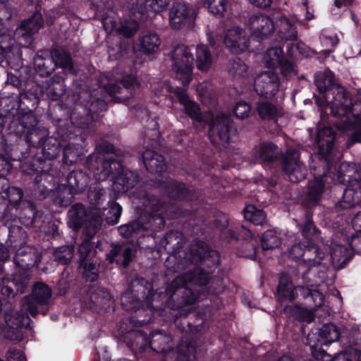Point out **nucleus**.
Wrapping results in <instances>:
<instances>
[{"label": "nucleus", "mask_w": 361, "mask_h": 361, "mask_svg": "<svg viewBox=\"0 0 361 361\" xmlns=\"http://www.w3.org/2000/svg\"><path fill=\"white\" fill-rule=\"evenodd\" d=\"M218 257L219 262L214 267L207 265L203 261H191L188 267L192 264L201 267H194L155 291L150 281L142 277L135 279L130 286V292L122 296L121 305L124 310L135 313L136 317L144 314L145 317L142 319L131 317L130 322L135 326H143L153 322L155 313L164 317L169 312L165 320L173 322L178 331L200 333L204 319L190 307L200 298V290L193 286H207L211 274L220 264L219 252Z\"/></svg>", "instance_id": "f257e3e1"}, {"label": "nucleus", "mask_w": 361, "mask_h": 361, "mask_svg": "<svg viewBox=\"0 0 361 361\" xmlns=\"http://www.w3.org/2000/svg\"><path fill=\"white\" fill-rule=\"evenodd\" d=\"M336 136V131L330 126L317 131L314 145L319 163L311 169L313 178L308 180L307 192L302 201L305 209H312L317 207L326 187L330 184H341L343 190L348 185V171L343 173V170L346 166L340 165L333 154Z\"/></svg>", "instance_id": "f03ea898"}, {"label": "nucleus", "mask_w": 361, "mask_h": 361, "mask_svg": "<svg viewBox=\"0 0 361 361\" xmlns=\"http://www.w3.org/2000/svg\"><path fill=\"white\" fill-rule=\"evenodd\" d=\"M164 249L170 252L164 262L169 271L178 273L185 270L190 262L203 261L210 267L219 262L218 251L213 250L205 241L195 239L188 252L183 250L182 233L177 230L167 231L161 240Z\"/></svg>", "instance_id": "7ed1b4c3"}, {"label": "nucleus", "mask_w": 361, "mask_h": 361, "mask_svg": "<svg viewBox=\"0 0 361 361\" xmlns=\"http://www.w3.org/2000/svg\"><path fill=\"white\" fill-rule=\"evenodd\" d=\"M195 215V212L193 210L184 209L176 204L166 203L158 199L150 203L146 214L139 219L120 226L118 231L123 238H133L144 231H161L164 228L166 219H184L186 221L193 219Z\"/></svg>", "instance_id": "20e7f679"}, {"label": "nucleus", "mask_w": 361, "mask_h": 361, "mask_svg": "<svg viewBox=\"0 0 361 361\" xmlns=\"http://www.w3.org/2000/svg\"><path fill=\"white\" fill-rule=\"evenodd\" d=\"M56 137H48L42 141L41 153H36L31 157L30 161L23 164V170L30 176H35L33 181L35 195L39 199H44L52 188L54 176L49 172L51 169V161L63 151L64 142L56 133Z\"/></svg>", "instance_id": "39448f33"}, {"label": "nucleus", "mask_w": 361, "mask_h": 361, "mask_svg": "<svg viewBox=\"0 0 361 361\" xmlns=\"http://www.w3.org/2000/svg\"><path fill=\"white\" fill-rule=\"evenodd\" d=\"M174 94L189 118L196 122L208 124L209 137L212 144L225 146L230 143L231 136L235 133L236 129L229 115L221 114L214 116L212 114L210 118L204 121L199 104L190 99L186 90L178 88Z\"/></svg>", "instance_id": "423d86ee"}, {"label": "nucleus", "mask_w": 361, "mask_h": 361, "mask_svg": "<svg viewBox=\"0 0 361 361\" xmlns=\"http://www.w3.org/2000/svg\"><path fill=\"white\" fill-rule=\"evenodd\" d=\"M210 226L223 243L236 250L238 257L255 259L257 243L250 230L243 225H231L228 215L224 212H217L214 215Z\"/></svg>", "instance_id": "0eeeda50"}, {"label": "nucleus", "mask_w": 361, "mask_h": 361, "mask_svg": "<svg viewBox=\"0 0 361 361\" xmlns=\"http://www.w3.org/2000/svg\"><path fill=\"white\" fill-rule=\"evenodd\" d=\"M87 162L90 172L97 181L106 180L111 176L113 188L118 193L130 190L138 181L137 174L124 167L121 159H95L94 156H90Z\"/></svg>", "instance_id": "6e6552de"}, {"label": "nucleus", "mask_w": 361, "mask_h": 361, "mask_svg": "<svg viewBox=\"0 0 361 361\" xmlns=\"http://www.w3.org/2000/svg\"><path fill=\"white\" fill-rule=\"evenodd\" d=\"M278 147L272 142H264L253 149V158L255 162L269 165L281 157L283 172L289 181L299 183L306 177V169L300 161V153L294 148L288 149L285 154H281L277 151Z\"/></svg>", "instance_id": "1a4fd4ad"}, {"label": "nucleus", "mask_w": 361, "mask_h": 361, "mask_svg": "<svg viewBox=\"0 0 361 361\" xmlns=\"http://www.w3.org/2000/svg\"><path fill=\"white\" fill-rule=\"evenodd\" d=\"M75 105L70 114V123L84 130L100 118L101 113L106 111V96L94 92L82 91L73 94Z\"/></svg>", "instance_id": "9d476101"}, {"label": "nucleus", "mask_w": 361, "mask_h": 361, "mask_svg": "<svg viewBox=\"0 0 361 361\" xmlns=\"http://www.w3.org/2000/svg\"><path fill=\"white\" fill-rule=\"evenodd\" d=\"M38 90V87L32 86L27 90L23 88L20 92L17 102L18 114L8 123L10 132L16 133L19 129H36L38 121L33 111L39 102Z\"/></svg>", "instance_id": "9b49d317"}, {"label": "nucleus", "mask_w": 361, "mask_h": 361, "mask_svg": "<svg viewBox=\"0 0 361 361\" xmlns=\"http://www.w3.org/2000/svg\"><path fill=\"white\" fill-rule=\"evenodd\" d=\"M331 113L333 116L343 118L341 128L349 129L361 122V99L353 102L350 92L343 87L333 92Z\"/></svg>", "instance_id": "f8f14e48"}, {"label": "nucleus", "mask_w": 361, "mask_h": 361, "mask_svg": "<svg viewBox=\"0 0 361 361\" xmlns=\"http://www.w3.org/2000/svg\"><path fill=\"white\" fill-rule=\"evenodd\" d=\"M61 119L56 121L59 128L56 134L63 140L62 161L64 164L72 165L82 160L83 148L86 146L84 129L68 122L61 125Z\"/></svg>", "instance_id": "ddd939ff"}, {"label": "nucleus", "mask_w": 361, "mask_h": 361, "mask_svg": "<svg viewBox=\"0 0 361 361\" xmlns=\"http://www.w3.org/2000/svg\"><path fill=\"white\" fill-rule=\"evenodd\" d=\"M167 0H130L128 3L129 20L121 23L118 32L124 37L130 38L135 35L140 23L147 20L149 12L154 13L163 11Z\"/></svg>", "instance_id": "4468645a"}, {"label": "nucleus", "mask_w": 361, "mask_h": 361, "mask_svg": "<svg viewBox=\"0 0 361 361\" xmlns=\"http://www.w3.org/2000/svg\"><path fill=\"white\" fill-rule=\"evenodd\" d=\"M8 237L7 243L16 250L13 260L18 267L30 269L38 265L41 261V255L37 248L26 245L27 234L21 226H10Z\"/></svg>", "instance_id": "2eb2a0df"}, {"label": "nucleus", "mask_w": 361, "mask_h": 361, "mask_svg": "<svg viewBox=\"0 0 361 361\" xmlns=\"http://www.w3.org/2000/svg\"><path fill=\"white\" fill-rule=\"evenodd\" d=\"M68 226L74 231L84 228V233L89 238H94L102 225V216L89 210L82 203L72 204L68 211Z\"/></svg>", "instance_id": "dca6fc26"}, {"label": "nucleus", "mask_w": 361, "mask_h": 361, "mask_svg": "<svg viewBox=\"0 0 361 361\" xmlns=\"http://www.w3.org/2000/svg\"><path fill=\"white\" fill-rule=\"evenodd\" d=\"M51 288L42 281L34 283L32 293L23 299V307L32 317L42 314L46 315L49 310Z\"/></svg>", "instance_id": "f3484780"}, {"label": "nucleus", "mask_w": 361, "mask_h": 361, "mask_svg": "<svg viewBox=\"0 0 361 361\" xmlns=\"http://www.w3.org/2000/svg\"><path fill=\"white\" fill-rule=\"evenodd\" d=\"M92 238L85 235L78 248V267L82 270V278L90 282L97 281L99 274V264L94 260L97 251L94 243L91 241Z\"/></svg>", "instance_id": "a211bd4d"}, {"label": "nucleus", "mask_w": 361, "mask_h": 361, "mask_svg": "<svg viewBox=\"0 0 361 361\" xmlns=\"http://www.w3.org/2000/svg\"><path fill=\"white\" fill-rule=\"evenodd\" d=\"M4 318L6 325L1 330L3 336L10 341H23V329L30 328L31 319L29 315L21 311L11 310L5 312Z\"/></svg>", "instance_id": "6ab92c4d"}, {"label": "nucleus", "mask_w": 361, "mask_h": 361, "mask_svg": "<svg viewBox=\"0 0 361 361\" xmlns=\"http://www.w3.org/2000/svg\"><path fill=\"white\" fill-rule=\"evenodd\" d=\"M172 68L176 73V77L181 80L182 84L188 85L192 80L194 56L188 47L184 44L177 45L172 51Z\"/></svg>", "instance_id": "aec40b11"}, {"label": "nucleus", "mask_w": 361, "mask_h": 361, "mask_svg": "<svg viewBox=\"0 0 361 361\" xmlns=\"http://www.w3.org/2000/svg\"><path fill=\"white\" fill-rule=\"evenodd\" d=\"M348 185L343 189L342 199L335 204L337 212L361 206V171L357 169L348 170Z\"/></svg>", "instance_id": "412c9836"}, {"label": "nucleus", "mask_w": 361, "mask_h": 361, "mask_svg": "<svg viewBox=\"0 0 361 361\" xmlns=\"http://www.w3.org/2000/svg\"><path fill=\"white\" fill-rule=\"evenodd\" d=\"M136 84V78L131 75H127L121 80L119 83H106L104 86V89L110 97L109 102L126 103L134 96V87Z\"/></svg>", "instance_id": "4be33fe9"}, {"label": "nucleus", "mask_w": 361, "mask_h": 361, "mask_svg": "<svg viewBox=\"0 0 361 361\" xmlns=\"http://www.w3.org/2000/svg\"><path fill=\"white\" fill-rule=\"evenodd\" d=\"M30 281V276L26 271H18L12 275L4 276L0 283L1 295L13 298L18 294L26 292Z\"/></svg>", "instance_id": "5701e85b"}, {"label": "nucleus", "mask_w": 361, "mask_h": 361, "mask_svg": "<svg viewBox=\"0 0 361 361\" xmlns=\"http://www.w3.org/2000/svg\"><path fill=\"white\" fill-rule=\"evenodd\" d=\"M161 192L164 196L171 200L177 202H192L197 199V193L195 189L176 179H170L161 184Z\"/></svg>", "instance_id": "b1692460"}, {"label": "nucleus", "mask_w": 361, "mask_h": 361, "mask_svg": "<svg viewBox=\"0 0 361 361\" xmlns=\"http://www.w3.org/2000/svg\"><path fill=\"white\" fill-rule=\"evenodd\" d=\"M197 13L195 8L184 1L173 2L169 11V23L173 30H180L193 23Z\"/></svg>", "instance_id": "393cba45"}, {"label": "nucleus", "mask_w": 361, "mask_h": 361, "mask_svg": "<svg viewBox=\"0 0 361 361\" xmlns=\"http://www.w3.org/2000/svg\"><path fill=\"white\" fill-rule=\"evenodd\" d=\"M136 251L132 245L126 243H113L111 250L106 255L109 264H116L122 269H126L135 257Z\"/></svg>", "instance_id": "a878e982"}, {"label": "nucleus", "mask_w": 361, "mask_h": 361, "mask_svg": "<svg viewBox=\"0 0 361 361\" xmlns=\"http://www.w3.org/2000/svg\"><path fill=\"white\" fill-rule=\"evenodd\" d=\"M248 26L252 35L257 40L268 38L275 31L273 20L262 13L251 15L248 19Z\"/></svg>", "instance_id": "bb28decb"}, {"label": "nucleus", "mask_w": 361, "mask_h": 361, "mask_svg": "<svg viewBox=\"0 0 361 361\" xmlns=\"http://www.w3.org/2000/svg\"><path fill=\"white\" fill-rule=\"evenodd\" d=\"M279 78L274 72H266L255 80L254 89L256 93L266 99L276 94L279 88Z\"/></svg>", "instance_id": "cd10ccee"}, {"label": "nucleus", "mask_w": 361, "mask_h": 361, "mask_svg": "<svg viewBox=\"0 0 361 361\" xmlns=\"http://www.w3.org/2000/svg\"><path fill=\"white\" fill-rule=\"evenodd\" d=\"M224 43L230 52L240 54L248 49L250 39L243 29L236 27L227 30Z\"/></svg>", "instance_id": "c85d7f7f"}, {"label": "nucleus", "mask_w": 361, "mask_h": 361, "mask_svg": "<svg viewBox=\"0 0 361 361\" xmlns=\"http://www.w3.org/2000/svg\"><path fill=\"white\" fill-rule=\"evenodd\" d=\"M266 61L269 68H279L281 74L284 78L291 77L294 72L293 64L283 55L281 47H271L266 53Z\"/></svg>", "instance_id": "c756f323"}, {"label": "nucleus", "mask_w": 361, "mask_h": 361, "mask_svg": "<svg viewBox=\"0 0 361 361\" xmlns=\"http://www.w3.org/2000/svg\"><path fill=\"white\" fill-rule=\"evenodd\" d=\"M311 349L313 357L317 361H361V350L357 348H345L334 357L322 348L313 345Z\"/></svg>", "instance_id": "7c9ffc66"}, {"label": "nucleus", "mask_w": 361, "mask_h": 361, "mask_svg": "<svg viewBox=\"0 0 361 361\" xmlns=\"http://www.w3.org/2000/svg\"><path fill=\"white\" fill-rule=\"evenodd\" d=\"M182 336L177 347L176 361H192L197 352V341L195 340L197 333L193 331L180 332Z\"/></svg>", "instance_id": "2f4dec72"}, {"label": "nucleus", "mask_w": 361, "mask_h": 361, "mask_svg": "<svg viewBox=\"0 0 361 361\" xmlns=\"http://www.w3.org/2000/svg\"><path fill=\"white\" fill-rule=\"evenodd\" d=\"M275 296L280 302H293L298 296L297 287L294 285L292 277L285 271L279 275Z\"/></svg>", "instance_id": "473e14b6"}, {"label": "nucleus", "mask_w": 361, "mask_h": 361, "mask_svg": "<svg viewBox=\"0 0 361 361\" xmlns=\"http://www.w3.org/2000/svg\"><path fill=\"white\" fill-rule=\"evenodd\" d=\"M6 197H1L0 202V214L3 216L10 214L13 209L18 211L20 203L23 197V191L21 188L8 186L4 192Z\"/></svg>", "instance_id": "72a5a7b5"}, {"label": "nucleus", "mask_w": 361, "mask_h": 361, "mask_svg": "<svg viewBox=\"0 0 361 361\" xmlns=\"http://www.w3.org/2000/svg\"><path fill=\"white\" fill-rule=\"evenodd\" d=\"M142 159L146 170L152 174L161 177L167 170L168 165L164 157L154 151L146 150L142 153Z\"/></svg>", "instance_id": "f704fd0d"}, {"label": "nucleus", "mask_w": 361, "mask_h": 361, "mask_svg": "<svg viewBox=\"0 0 361 361\" xmlns=\"http://www.w3.org/2000/svg\"><path fill=\"white\" fill-rule=\"evenodd\" d=\"M91 308L105 310L110 308L114 303V298L108 289L101 286H92L88 290Z\"/></svg>", "instance_id": "c9c22d12"}, {"label": "nucleus", "mask_w": 361, "mask_h": 361, "mask_svg": "<svg viewBox=\"0 0 361 361\" xmlns=\"http://www.w3.org/2000/svg\"><path fill=\"white\" fill-rule=\"evenodd\" d=\"M137 334L143 337V339L149 343L151 349L155 352H165L168 349V345L172 341L171 335L166 334L163 330H155L150 333L147 337L146 332L142 330L137 331Z\"/></svg>", "instance_id": "e433bc0d"}, {"label": "nucleus", "mask_w": 361, "mask_h": 361, "mask_svg": "<svg viewBox=\"0 0 361 361\" xmlns=\"http://www.w3.org/2000/svg\"><path fill=\"white\" fill-rule=\"evenodd\" d=\"M66 180L71 190L78 195L86 190L90 180V176L87 170L78 169L71 171Z\"/></svg>", "instance_id": "4c0bfd02"}, {"label": "nucleus", "mask_w": 361, "mask_h": 361, "mask_svg": "<svg viewBox=\"0 0 361 361\" xmlns=\"http://www.w3.org/2000/svg\"><path fill=\"white\" fill-rule=\"evenodd\" d=\"M95 149L97 151V154H89L85 161V166L87 168V169L90 171V165L88 164L89 162H87V160L90 156H94L96 159L98 157H102L105 159H121L123 160V158L121 157L122 152L119 149H118L113 144H111L110 142L106 140H101L100 141L97 142Z\"/></svg>", "instance_id": "58836bf2"}, {"label": "nucleus", "mask_w": 361, "mask_h": 361, "mask_svg": "<svg viewBox=\"0 0 361 361\" xmlns=\"http://www.w3.org/2000/svg\"><path fill=\"white\" fill-rule=\"evenodd\" d=\"M312 209H305V221L299 225L300 232L306 240V247H314V239L318 238L319 233L312 220Z\"/></svg>", "instance_id": "ea45409f"}, {"label": "nucleus", "mask_w": 361, "mask_h": 361, "mask_svg": "<svg viewBox=\"0 0 361 361\" xmlns=\"http://www.w3.org/2000/svg\"><path fill=\"white\" fill-rule=\"evenodd\" d=\"M161 44L159 37L155 32L143 33L135 43L137 51L140 53L149 55L159 50Z\"/></svg>", "instance_id": "a19ab883"}, {"label": "nucleus", "mask_w": 361, "mask_h": 361, "mask_svg": "<svg viewBox=\"0 0 361 361\" xmlns=\"http://www.w3.org/2000/svg\"><path fill=\"white\" fill-rule=\"evenodd\" d=\"M44 20L39 11H35L30 18L22 20L17 32L24 37H30L43 27Z\"/></svg>", "instance_id": "79ce46f5"}, {"label": "nucleus", "mask_w": 361, "mask_h": 361, "mask_svg": "<svg viewBox=\"0 0 361 361\" xmlns=\"http://www.w3.org/2000/svg\"><path fill=\"white\" fill-rule=\"evenodd\" d=\"M75 195L77 194L73 192L66 183L58 184L53 192L52 201L55 205L61 207H67L71 205Z\"/></svg>", "instance_id": "37998d69"}, {"label": "nucleus", "mask_w": 361, "mask_h": 361, "mask_svg": "<svg viewBox=\"0 0 361 361\" xmlns=\"http://www.w3.org/2000/svg\"><path fill=\"white\" fill-rule=\"evenodd\" d=\"M341 332L338 326L332 323L324 324L318 331L317 340L322 344L327 345L336 341L341 337Z\"/></svg>", "instance_id": "c03bdc74"}, {"label": "nucleus", "mask_w": 361, "mask_h": 361, "mask_svg": "<svg viewBox=\"0 0 361 361\" xmlns=\"http://www.w3.org/2000/svg\"><path fill=\"white\" fill-rule=\"evenodd\" d=\"M34 66L36 73L40 77H48L56 68L54 59L48 54L42 56L37 54L34 58Z\"/></svg>", "instance_id": "a18cd8bd"}, {"label": "nucleus", "mask_w": 361, "mask_h": 361, "mask_svg": "<svg viewBox=\"0 0 361 361\" xmlns=\"http://www.w3.org/2000/svg\"><path fill=\"white\" fill-rule=\"evenodd\" d=\"M284 312L298 322L311 323L314 319L313 312L300 305H288L284 307Z\"/></svg>", "instance_id": "49530a36"}, {"label": "nucleus", "mask_w": 361, "mask_h": 361, "mask_svg": "<svg viewBox=\"0 0 361 361\" xmlns=\"http://www.w3.org/2000/svg\"><path fill=\"white\" fill-rule=\"evenodd\" d=\"M243 217L245 220L254 225L262 226L267 221V214L254 204H247L243 210Z\"/></svg>", "instance_id": "de8ad7c7"}, {"label": "nucleus", "mask_w": 361, "mask_h": 361, "mask_svg": "<svg viewBox=\"0 0 361 361\" xmlns=\"http://www.w3.org/2000/svg\"><path fill=\"white\" fill-rule=\"evenodd\" d=\"M256 111L262 120L274 121L279 117L277 106L268 101L257 102L256 103Z\"/></svg>", "instance_id": "09e8293b"}, {"label": "nucleus", "mask_w": 361, "mask_h": 361, "mask_svg": "<svg viewBox=\"0 0 361 361\" xmlns=\"http://www.w3.org/2000/svg\"><path fill=\"white\" fill-rule=\"evenodd\" d=\"M249 66L241 58L235 56L231 59L228 63L229 75L233 79L245 78L248 75Z\"/></svg>", "instance_id": "8fccbe9b"}, {"label": "nucleus", "mask_w": 361, "mask_h": 361, "mask_svg": "<svg viewBox=\"0 0 361 361\" xmlns=\"http://www.w3.org/2000/svg\"><path fill=\"white\" fill-rule=\"evenodd\" d=\"M195 62L197 68L202 71H206L210 68L212 58L207 46L203 44L197 46Z\"/></svg>", "instance_id": "3c124183"}, {"label": "nucleus", "mask_w": 361, "mask_h": 361, "mask_svg": "<svg viewBox=\"0 0 361 361\" xmlns=\"http://www.w3.org/2000/svg\"><path fill=\"white\" fill-rule=\"evenodd\" d=\"M12 214V217H18L21 224L25 227L29 228L34 226L37 219V210L32 204H29L27 207L23 208L22 211L18 212V210Z\"/></svg>", "instance_id": "603ef678"}, {"label": "nucleus", "mask_w": 361, "mask_h": 361, "mask_svg": "<svg viewBox=\"0 0 361 361\" xmlns=\"http://www.w3.org/2000/svg\"><path fill=\"white\" fill-rule=\"evenodd\" d=\"M278 36L284 41H294L298 37L295 25L286 17H283L281 20Z\"/></svg>", "instance_id": "864d4df0"}, {"label": "nucleus", "mask_w": 361, "mask_h": 361, "mask_svg": "<svg viewBox=\"0 0 361 361\" xmlns=\"http://www.w3.org/2000/svg\"><path fill=\"white\" fill-rule=\"evenodd\" d=\"M50 57L54 59L56 68L60 67L68 71H73L74 65L69 53L63 50L54 49Z\"/></svg>", "instance_id": "5fc2aeb1"}, {"label": "nucleus", "mask_w": 361, "mask_h": 361, "mask_svg": "<svg viewBox=\"0 0 361 361\" xmlns=\"http://www.w3.org/2000/svg\"><path fill=\"white\" fill-rule=\"evenodd\" d=\"M314 84L321 94L331 90L334 85L333 73L331 72H324L316 74Z\"/></svg>", "instance_id": "6e6d98bb"}, {"label": "nucleus", "mask_w": 361, "mask_h": 361, "mask_svg": "<svg viewBox=\"0 0 361 361\" xmlns=\"http://www.w3.org/2000/svg\"><path fill=\"white\" fill-rule=\"evenodd\" d=\"M74 247L73 245H64L56 249L53 254L54 261L61 265H68L71 263L73 257Z\"/></svg>", "instance_id": "4d7b16f0"}, {"label": "nucleus", "mask_w": 361, "mask_h": 361, "mask_svg": "<svg viewBox=\"0 0 361 361\" xmlns=\"http://www.w3.org/2000/svg\"><path fill=\"white\" fill-rule=\"evenodd\" d=\"M340 340L345 348H354L360 344L361 333L358 329H352L341 333Z\"/></svg>", "instance_id": "13d9d810"}, {"label": "nucleus", "mask_w": 361, "mask_h": 361, "mask_svg": "<svg viewBox=\"0 0 361 361\" xmlns=\"http://www.w3.org/2000/svg\"><path fill=\"white\" fill-rule=\"evenodd\" d=\"M281 244V238L273 230L266 231L261 238V245L264 250H273Z\"/></svg>", "instance_id": "bf43d9fd"}, {"label": "nucleus", "mask_w": 361, "mask_h": 361, "mask_svg": "<svg viewBox=\"0 0 361 361\" xmlns=\"http://www.w3.org/2000/svg\"><path fill=\"white\" fill-rule=\"evenodd\" d=\"M30 75L22 70L15 69L13 72H7L6 82L20 90L27 84Z\"/></svg>", "instance_id": "052dcab7"}, {"label": "nucleus", "mask_w": 361, "mask_h": 361, "mask_svg": "<svg viewBox=\"0 0 361 361\" xmlns=\"http://www.w3.org/2000/svg\"><path fill=\"white\" fill-rule=\"evenodd\" d=\"M204 4L209 12L214 16L221 18L227 10L228 0H204Z\"/></svg>", "instance_id": "680f3d73"}, {"label": "nucleus", "mask_w": 361, "mask_h": 361, "mask_svg": "<svg viewBox=\"0 0 361 361\" xmlns=\"http://www.w3.org/2000/svg\"><path fill=\"white\" fill-rule=\"evenodd\" d=\"M108 209L106 214V222L109 225L116 224L122 214V207L115 200L109 201Z\"/></svg>", "instance_id": "e2e57ef3"}, {"label": "nucleus", "mask_w": 361, "mask_h": 361, "mask_svg": "<svg viewBox=\"0 0 361 361\" xmlns=\"http://www.w3.org/2000/svg\"><path fill=\"white\" fill-rule=\"evenodd\" d=\"M206 287L209 294L218 295L224 290V279L220 276H212L210 275L209 282Z\"/></svg>", "instance_id": "0e129e2a"}, {"label": "nucleus", "mask_w": 361, "mask_h": 361, "mask_svg": "<svg viewBox=\"0 0 361 361\" xmlns=\"http://www.w3.org/2000/svg\"><path fill=\"white\" fill-rule=\"evenodd\" d=\"M252 107L245 101L238 102L233 109V114L237 118L244 119L250 116Z\"/></svg>", "instance_id": "69168bd1"}, {"label": "nucleus", "mask_w": 361, "mask_h": 361, "mask_svg": "<svg viewBox=\"0 0 361 361\" xmlns=\"http://www.w3.org/2000/svg\"><path fill=\"white\" fill-rule=\"evenodd\" d=\"M306 242L304 243H294L289 250V255L295 261L300 259L305 254V250L310 251L314 247H306Z\"/></svg>", "instance_id": "338daca9"}, {"label": "nucleus", "mask_w": 361, "mask_h": 361, "mask_svg": "<svg viewBox=\"0 0 361 361\" xmlns=\"http://www.w3.org/2000/svg\"><path fill=\"white\" fill-rule=\"evenodd\" d=\"M320 260H317L315 259L302 260V262L299 265V271L302 270L301 272V276L304 281H309L308 274H310L312 269L314 267L319 266L320 264Z\"/></svg>", "instance_id": "774afa93"}]
</instances>
